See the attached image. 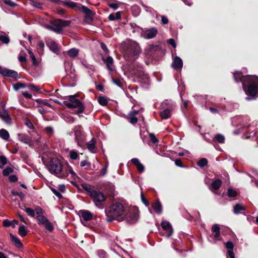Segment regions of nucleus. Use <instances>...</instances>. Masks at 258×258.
<instances>
[{"label":"nucleus","mask_w":258,"mask_h":258,"mask_svg":"<svg viewBox=\"0 0 258 258\" xmlns=\"http://www.w3.org/2000/svg\"><path fill=\"white\" fill-rule=\"evenodd\" d=\"M233 77L235 82L242 83L245 93L251 96L246 97L245 99L248 101L254 99V97L258 93V77L244 76L241 72H236L233 73Z\"/></svg>","instance_id":"1"},{"label":"nucleus","mask_w":258,"mask_h":258,"mask_svg":"<svg viewBox=\"0 0 258 258\" xmlns=\"http://www.w3.org/2000/svg\"><path fill=\"white\" fill-rule=\"evenodd\" d=\"M120 47L124 57L128 60L136 59L141 52L139 44L132 40L123 42Z\"/></svg>","instance_id":"2"},{"label":"nucleus","mask_w":258,"mask_h":258,"mask_svg":"<svg viewBox=\"0 0 258 258\" xmlns=\"http://www.w3.org/2000/svg\"><path fill=\"white\" fill-rule=\"evenodd\" d=\"M126 209L120 203H113L105 210L107 221L110 222L113 220L119 222L123 221Z\"/></svg>","instance_id":"3"},{"label":"nucleus","mask_w":258,"mask_h":258,"mask_svg":"<svg viewBox=\"0 0 258 258\" xmlns=\"http://www.w3.org/2000/svg\"><path fill=\"white\" fill-rule=\"evenodd\" d=\"M176 108L175 103L168 100L163 101L160 106L159 114L162 119L169 118Z\"/></svg>","instance_id":"4"},{"label":"nucleus","mask_w":258,"mask_h":258,"mask_svg":"<svg viewBox=\"0 0 258 258\" xmlns=\"http://www.w3.org/2000/svg\"><path fill=\"white\" fill-rule=\"evenodd\" d=\"M77 95H70L68 100H64L63 104L69 108H77L76 114L79 115L84 112L85 106L82 102L77 98Z\"/></svg>","instance_id":"5"},{"label":"nucleus","mask_w":258,"mask_h":258,"mask_svg":"<svg viewBox=\"0 0 258 258\" xmlns=\"http://www.w3.org/2000/svg\"><path fill=\"white\" fill-rule=\"evenodd\" d=\"M124 219L128 224H135L139 219V210L136 207L126 208L124 213Z\"/></svg>","instance_id":"6"},{"label":"nucleus","mask_w":258,"mask_h":258,"mask_svg":"<svg viewBox=\"0 0 258 258\" xmlns=\"http://www.w3.org/2000/svg\"><path fill=\"white\" fill-rule=\"evenodd\" d=\"M47 168L51 173L57 175L58 177L63 170V167L60 161L57 158H52L50 160L47 165Z\"/></svg>","instance_id":"7"},{"label":"nucleus","mask_w":258,"mask_h":258,"mask_svg":"<svg viewBox=\"0 0 258 258\" xmlns=\"http://www.w3.org/2000/svg\"><path fill=\"white\" fill-rule=\"evenodd\" d=\"M75 136V141L78 146L83 147L85 145L86 137L82 131L81 126H76L74 128Z\"/></svg>","instance_id":"8"},{"label":"nucleus","mask_w":258,"mask_h":258,"mask_svg":"<svg viewBox=\"0 0 258 258\" xmlns=\"http://www.w3.org/2000/svg\"><path fill=\"white\" fill-rule=\"evenodd\" d=\"M71 21L58 19L51 21L50 23L53 25L54 29H58L59 30V31L55 32L57 34H60L62 32V28L68 26L71 24Z\"/></svg>","instance_id":"9"},{"label":"nucleus","mask_w":258,"mask_h":258,"mask_svg":"<svg viewBox=\"0 0 258 258\" xmlns=\"http://www.w3.org/2000/svg\"><path fill=\"white\" fill-rule=\"evenodd\" d=\"M80 10H81L85 15L84 17L85 22L88 24H91L94 20V17L95 15V13L86 6L82 5H81L80 7Z\"/></svg>","instance_id":"10"},{"label":"nucleus","mask_w":258,"mask_h":258,"mask_svg":"<svg viewBox=\"0 0 258 258\" xmlns=\"http://www.w3.org/2000/svg\"><path fill=\"white\" fill-rule=\"evenodd\" d=\"M90 196L95 202L97 207L100 209L103 208L102 206H99L97 204L98 203H101L105 200V197L102 192L94 190L91 191Z\"/></svg>","instance_id":"11"},{"label":"nucleus","mask_w":258,"mask_h":258,"mask_svg":"<svg viewBox=\"0 0 258 258\" xmlns=\"http://www.w3.org/2000/svg\"><path fill=\"white\" fill-rule=\"evenodd\" d=\"M79 215L80 216L81 221L82 224H84V222H87L93 218V214L89 211L86 210H81L79 211Z\"/></svg>","instance_id":"12"},{"label":"nucleus","mask_w":258,"mask_h":258,"mask_svg":"<svg viewBox=\"0 0 258 258\" xmlns=\"http://www.w3.org/2000/svg\"><path fill=\"white\" fill-rule=\"evenodd\" d=\"M161 226L165 231L164 234H166V236L168 238L170 237L172 235L173 231L170 223L168 221H163L161 222Z\"/></svg>","instance_id":"13"},{"label":"nucleus","mask_w":258,"mask_h":258,"mask_svg":"<svg viewBox=\"0 0 258 258\" xmlns=\"http://www.w3.org/2000/svg\"><path fill=\"white\" fill-rule=\"evenodd\" d=\"M69 173L71 174L74 179H75L76 177H78L76 173L74 171L73 168L71 166L67 165L63 167L62 173H61L60 175H59V177L61 178L67 177L69 175Z\"/></svg>","instance_id":"14"},{"label":"nucleus","mask_w":258,"mask_h":258,"mask_svg":"<svg viewBox=\"0 0 258 258\" xmlns=\"http://www.w3.org/2000/svg\"><path fill=\"white\" fill-rule=\"evenodd\" d=\"M211 232L213 235L211 237L213 238L214 242L216 243L218 240H220V228L218 224H214L213 225Z\"/></svg>","instance_id":"15"},{"label":"nucleus","mask_w":258,"mask_h":258,"mask_svg":"<svg viewBox=\"0 0 258 258\" xmlns=\"http://www.w3.org/2000/svg\"><path fill=\"white\" fill-rule=\"evenodd\" d=\"M60 3L63 4L64 6L67 7L69 8H71L76 11H80V7L82 5L80 4L71 1H60L59 4Z\"/></svg>","instance_id":"16"},{"label":"nucleus","mask_w":258,"mask_h":258,"mask_svg":"<svg viewBox=\"0 0 258 258\" xmlns=\"http://www.w3.org/2000/svg\"><path fill=\"white\" fill-rule=\"evenodd\" d=\"M158 33L156 28L152 27L149 29L146 30L144 33V36L145 38L151 39L156 36Z\"/></svg>","instance_id":"17"},{"label":"nucleus","mask_w":258,"mask_h":258,"mask_svg":"<svg viewBox=\"0 0 258 258\" xmlns=\"http://www.w3.org/2000/svg\"><path fill=\"white\" fill-rule=\"evenodd\" d=\"M225 246L227 250V255L230 258H235V254L233 252L234 244L230 241L225 243Z\"/></svg>","instance_id":"18"},{"label":"nucleus","mask_w":258,"mask_h":258,"mask_svg":"<svg viewBox=\"0 0 258 258\" xmlns=\"http://www.w3.org/2000/svg\"><path fill=\"white\" fill-rule=\"evenodd\" d=\"M139 111L134 110L129 112L127 120L132 124H135L137 123L138 119L137 117V115L138 114Z\"/></svg>","instance_id":"19"},{"label":"nucleus","mask_w":258,"mask_h":258,"mask_svg":"<svg viewBox=\"0 0 258 258\" xmlns=\"http://www.w3.org/2000/svg\"><path fill=\"white\" fill-rule=\"evenodd\" d=\"M2 76L5 77H11L14 79H16L18 78V74L17 72L14 70L6 68H5V70H4V71H3Z\"/></svg>","instance_id":"20"},{"label":"nucleus","mask_w":258,"mask_h":258,"mask_svg":"<svg viewBox=\"0 0 258 258\" xmlns=\"http://www.w3.org/2000/svg\"><path fill=\"white\" fill-rule=\"evenodd\" d=\"M0 118L7 124H11V118L8 112L5 109L0 110Z\"/></svg>","instance_id":"21"},{"label":"nucleus","mask_w":258,"mask_h":258,"mask_svg":"<svg viewBox=\"0 0 258 258\" xmlns=\"http://www.w3.org/2000/svg\"><path fill=\"white\" fill-rule=\"evenodd\" d=\"M172 66L174 69L181 70L183 66L182 59L178 56H176L172 63Z\"/></svg>","instance_id":"22"},{"label":"nucleus","mask_w":258,"mask_h":258,"mask_svg":"<svg viewBox=\"0 0 258 258\" xmlns=\"http://www.w3.org/2000/svg\"><path fill=\"white\" fill-rule=\"evenodd\" d=\"M18 139L19 141L25 144H29L30 141V138L25 134H18Z\"/></svg>","instance_id":"23"},{"label":"nucleus","mask_w":258,"mask_h":258,"mask_svg":"<svg viewBox=\"0 0 258 258\" xmlns=\"http://www.w3.org/2000/svg\"><path fill=\"white\" fill-rule=\"evenodd\" d=\"M11 240L12 242L14 244V245L18 248L22 247L23 246V244L21 242L20 240L16 236L10 233V234Z\"/></svg>","instance_id":"24"},{"label":"nucleus","mask_w":258,"mask_h":258,"mask_svg":"<svg viewBox=\"0 0 258 258\" xmlns=\"http://www.w3.org/2000/svg\"><path fill=\"white\" fill-rule=\"evenodd\" d=\"M88 149L91 153H95L96 151V141L94 138L92 139L87 144Z\"/></svg>","instance_id":"25"},{"label":"nucleus","mask_w":258,"mask_h":258,"mask_svg":"<svg viewBox=\"0 0 258 258\" xmlns=\"http://www.w3.org/2000/svg\"><path fill=\"white\" fill-rule=\"evenodd\" d=\"M47 46L53 52L56 53L58 51L57 44L53 41H50L46 43Z\"/></svg>","instance_id":"26"},{"label":"nucleus","mask_w":258,"mask_h":258,"mask_svg":"<svg viewBox=\"0 0 258 258\" xmlns=\"http://www.w3.org/2000/svg\"><path fill=\"white\" fill-rule=\"evenodd\" d=\"M152 207L157 214H160L162 212V205L159 201H156L152 205Z\"/></svg>","instance_id":"27"},{"label":"nucleus","mask_w":258,"mask_h":258,"mask_svg":"<svg viewBox=\"0 0 258 258\" xmlns=\"http://www.w3.org/2000/svg\"><path fill=\"white\" fill-rule=\"evenodd\" d=\"M103 61L105 62L107 69L109 71H112L113 64L112 57L110 56H108L105 59H103Z\"/></svg>","instance_id":"28"},{"label":"nucleus","mask_w":258,"mask_h":258,"mask_svg":"<svg viewBox=\"0 0 258 258\" xmlns=\"http://www.w3.org/2000/svg\"><path fill=\"white\" fill-rule=\"evenodd\" d=\"M222 181L220 179H216L211 183V188L212 190H217L221 186Z\"/></svg>","instance_id":"29"},{"label":"nucleus","mask_w":258,"mask_h":258,"mask_svg":"<svg viewBox=\"0 0 258 258\" xmlns=\"http://www.w3.org/2000/svg\"><path fill=\"white\" fill-rule=\"evenodd\" d=\"M244 210L245 208L240 204H237L233 207V213L235 214L241 213L242 211Z\"/></svg>","instance_id":"30"},{"label":"nucleus","mask_w":258,"mask_h":258,"mask_svg":"<svg viewBox=\"0 0 258 258\" xmlns=\"http://www.w3.org/2000/svg\"><path fill=\"white\" fill-rule=\"evenodd\" d=\"M0 137L4 140H8L10 138L9 132L5 129L0 130Z\"/></svg>","instance_id":"31"},{"label":"nucleus","mask_w":258,"mask_h":258,"mask_svg":"<svg viewBox=\"0 0 258 258\" xmlns=\"http://www.w3.org/2000/svg\"><path fill=\"white\" fill-rule=\"evenodd\" d=\"M121 18V14L120 12H117L115 14H111L108 16L110 21L119 20Z\"/></svg>","instance_id":"32"},{"label":"nucleus","mask_w":258,"mask_h":258,"mask_svg":"<svg viewBox=\"0 0 258 258\" xmlns=\"http://www.w3.org/2000/svg\"><path fill=\"white\" fill-rule=\"evenodd\" d=\"M214 140L218 142L219 143L222 144L225 142V137L223 135L217 134L215 136Z\"/></svg>","instance_id":"33"},{"label":"nucleus","mask_w":258,"mask_h":258,"mask_svg":"<svg viewBox=\"0 0 258 258\" xmlns=\"http://www.w3.org/2000/svg\"><path fill=\"white\" fill-rule=\"evenodd\" d=\"M37 223L38 224H44L47 223L48 220L44 215L37 216L36 217Z\"/></svg>","instance_id":"34"},{"label":"nucleus","mask_w":258,"mask_h":258,"mask_svg":"<svg viewBox=\"0 0 258 258\" xmlns=\"http://www.w3.org/2000/svg\"><path fill=\"white\" fill-rule=\"evenodd\" d=\"M79 50L77 48H71L68 51V55L71 57H75L78 54Z\"/></svg>","instance_id":"35"},{"label":"nucleus","mask_w":258,"mask_h":258,"mask_svg":"<svg viewBox=\"0 0 258 258\" xmlns=\"http://www.w3.org/2000/svg\"><path fill=\"white\" fill-rule=\"evenodd\" d=\"M18 232L19 235L22 237L25 236L27 234V231L24 225H21L19 227Z\"/></svg>","instance_id":"36"},{"label":"nucleus","mask_w":258,"mask_h":258,"mask_svg":"<svg viewBox=\"0 0 258 258\" xmlns=\"http://www.w3.org/2000/svg\"><path fill=\"white\" fill-rule=\"evenodd\" d=\"M28 53L30 55V57L31 58L32 61V64L33 66H37L39 64L38 61L36 60L35 55L33 53V52L30 50H28Z\"/></svg>","instance_id":"37"},{"label":"nucleus","mask_w":258,"mask_h":258,"mask_svg":"<svg viewBox=\"0 0 258 258\" xmlns=\"http://www.w3.org/2000/svg\"><path fill=\"white\" fill-rule=\"evenodd\" d=\"M98 102L102 106L106 105L108 102L107 98L104 96L99 97L98 99Z\"/></svg>","instance_id":"38"},{"label":"nucleus","mask_w":258,"mask_h":258,"mask_svg":"<svg viewBox=\"0 0 258 258\" xmlns=\"http://www.w3.org/2000/svg\"><path fill=\"white\" fill-rule=\"evenodd\" d=\"M227 195L230 198H234L237 196V192L232 188H229L227 189Z\"/></svg>","instance_id":"39"},{"label":"nucleus","mask_w":258,"mask_h":258,"mask_svg":"<svg viewBox=\"0 0 258 258\" xmlns=\"http://www.w3.org/2000/svg\"><path fill=\"white\" fill-rule=\"evenodd\" d=\"M70 158L72 160H76L79 158L78 152L75 150H71L69 152Z\"/></svg>","instance_id":"40"},{"label":"nucleus","mask_w":258,"mask_h":258,"mask_svg":"<svg viewBox=\"0 0 258 258\" xmlns=\"http://www.w3.org/2000/svg\"><path fill=\"white\" fill-rule=\"evenodd\" d=\"M14 89L15 91H18L20 89H24L26 88L25 84L22 83H17L14 85Z\"/></svg>","instance_id":"41"},{"label":"nucleus","mask_w":258,"mask_h":258,"mask_svg":"<svg viewBox=\"0 0 258 258\" xmlns=\"http://www.w3.org/2000/svg\"><path fill=\"white\" fill-rule=\"evenodd\" d=\"M112 82L119 87H122L123 85L122 80L118 79H114L113 78L111 79Z\"/></svg>","instance_id":"42"},{"label":"nucleus","mask_w":258,"mask_h":258,"mask_svg":"<svg viewBox=\"0 0 258 258\" xmlns=\"http://www.w3.org/2000/svg\"><path fill=\"white\" fill-rule=\"evenodd\" d=\"M208 164V160L206 158H202L201 160H200L197 163V164L200 167H204L207 164Z\"/></svg>","instance_id":"43"},{"label":"nucleus","mask_w":258,"mask_h":258,"mask_svg":"<svg viewBox=\"0 0 258 258\" xmlns=\"http://www.w3.org/2000/svg\"><path fill=\"white\" fill-rule=\"evenodd\" d=\"M7 162L8 160L5 156H0V163L1 164V165H0V168H2L4 165L7 164Z\"/></svg>","instance_id":"44"},{"label":"nucleus","mask_w":258,"mask_h":258,"mask_svg":"<svg viewBox=\"0 0 258 258\" xmlns=\"http://www.w3.org/2000/svg\"><path fill=\"white\" fill-rule=\"evenodd\" d=\"M13 169L11 167H7L4 169L3 171V175L4 176H7L9 175V174L12 173L13 172Z\"/></svg>","instance_id":"45"},{"label":"nucleus","mask_w":258,"mask_h":258,"mask_svg":"<svg viewBox=\"0 0 258 258\" xmlns=\"http://www.w3.org/2000/svg\"><path fill=\"white\" fill-rule=\"evenodd\" d=\"M25 211L27 213V214L31 217H34L35 216V211L33 209L30 208H26L25 209Z\"/></svg>","instance_id":"46"},{"label":"nucleus","mask_w":258,"mask_h":258,"mask_svg":"<svg viewBox=\"0 0 258 258\" xmlns=\"http://www.w3.org/2000/svg\"><path fill=\"white\" fill-rule=\"evenodd\" d=\"M3 2L4 4H5L6 5L10 6L12 8H14L16 6H17V4L13 2L11 0H4Z\"/></svg>","instance_id":"47"},{"label":"nucleus","mask_w":258,"mask_h":258,"mask_svg":"<svg viewBox=\"0 0 258 258\" xmlns=\"http://www.w3.org/2000/svg\"><path fill=\"white\" fill-rule=\"evenodd\" d=\"M44 225L45 228L49 231L51 232L53 230V226L49 221H47V223H45Z\"/></svg>","instance_id":"48"},{"label":"nucleus","mask_w":258,"mask_h":258,"mask_svg":"<svg viewBox=\"0 0 258 258\" xmlns=\"http://www.w3.org/2000/svg\"><path fill=\"white\" fill-rule=\"evenodd\" d=\"M30 4L37 8H38V9H42V6H41V4L39 3V2H38L36 1H34V0H30Z\"/></svg>","instance_id":"49"},{"label":"nucleus","mask_w":258,"mask_h":258,"mask_svg":"<svg viewBox=\"0 0 258 258\" xmlns=\"http://www.w3.org/2000/svg\"><path fill=\"white\" fill-rule=\"evenodd\" d=\"M132 11L134 13V16H138L140 13L139 8L137 6H134L131 8Z\"/></svg>","instance_id":"50"},{"label":"nucleus","mask_w":258,"mask_h":258,"mask_svg":"<svg viewBox=\"0 0 258 258\" xmlns=\"http://www.w3.org/2000/svg\"><path fill=\"white\" fill-rule=\"evenodd\" d=\"M50 189L52 191V192L55 195V196H56L57 198H58L59 199L62 198V195L57 189L53 187H51Z\"/></svg>","instance_id":"51"},{"label":"nucleus","mask_w":258,"mask_h":258,"mask_svg":"<svg viewBox=\"0 0 258 258\" xmlns=\"http://www.w3.org/2000/svg\"><path fill=\"white\" fill-rule=\"evenodd\" d=\"M82 187L86 191L89 193V196H90L91 191L94 190L92 189L91 187L89 185L83 184Z\"/></svg>","instance_id":"52"},{"label":"nucleus","mask_w":258,"mask_h":258,"mask_svg":"<svg viewBox=\"0 0 258 258\" xmlns=\"http://www.w3.org/2000/svg\"><path fill=\"white\" fill-rule=\"evenodd\" d=\"M97 254L100 258H106V253L103 250H98Z\"/></svg>","instance_id":"53"},{"label":"nucleus","mask_w":258,"mask_h":258,"mask_svg":"<svg viewBox=\"0 0 258 258\" xmlns=\"http://www.w3.org/2000/svg\"><path fill=\"white\" fill-rule=\"evenodd\" d=\"M0 41L3 42L4 43L8 44L10 40L7 36L1 35L0 36Z\"/></svg>","instance_id":"54"},{"label":"nucleus","mask_w":258,"mask_h":258,"mask_svg":"<svg viewBox=\"0 0 258 258\" xmlns=\"http://www.w3.org/2000/svg\"><path fill=\"white\" fill-rule=\"evenodd\" d=\"M27 87L30 89L33 90L36 92H38L40 90V88L38 86H35L33 84H30L27 86Z\"/></svg>","instance_id":"55"},{"label":"nucleus","mask_w":258,"mask_h":258,"mask_svg":"<svg viewBox=\"0 0 258 258\" xmlns=\"http://www.w3.org/2000/svg\"><path fill=\"white\" fill-rule=\"evenodd\" d=\"M25 124L29 129H33L34 127L32 123L28 119L26 120Z\"/></svg>","instance_id":"56"},{"label":"nucleus","mask_w":258,"mask_h":258,"mask_svg":"<svg viewBox=\"0 0 258 258\" xmlns=\"http://www.w3.org/2000/svg\"><path fill=\"white\" fill-rule=\"evenodd\" d=\"M45 132L50 135H52L53 134V128L51 126H47L45 128Z\"/></svg>","instance_id":"57"},{"label":"nucleus","mask_w":258,"mask_h":258,"mask_svg":"<svg viewBox=\"0 0 258 258\" xmlns=\"http://www.w3.org/2000/svg\"><path fill=\"white\" fill-rule=\"evenodd\" d=\"M138 171L139 173H142L145 170V167L142 164L140 163L137 166Z\"/></svg>","instance_id":"58"},{"label":"nucleus","mask_w":258,"mask_h":258,"mask_svg":"<svg viewBox=\"0 0 258 258\" xmlns=\"http://www.w3.org/2000/svg\"><path fill=\"white\" fill-rule=\"evenodd\" d=\"M161 23L163 25H165L168 23L169 20L167 17L162 15L161 16Z\"/></svg>","instance_id":"59"},{"label":"nucleus","mask_w":258,"mask_h":258,"mask_svg":"<svg viewBox=\"0 0 258 258\" xmlns=\"http://www.w3.org/2000/svg\"><path fill=\"white\" fill-rule=\"evenodd\" d=\"M44 27L49 30H51L52 31H53V32H58L59 31V30H58V29H54V27H53V26H50V25H44Z\"/></svg>","instance_id":"60"},{"label":"nucleus","mask_w":258,"mask_h":258,"mask_svg":"<svg viewBox=\"0 0 258 258\" xmlns=\"http://www.w3.org/2000/svg\"><path fill=\"white\" fill-rule=\"evenodd\" d=\"M149 136L150 140L153 143H156L158 142V140L153 134H150Z\"/></svg>","instance_id":"61"},{"label":"nucleus","mask_w":258,"mask_h":258,"mask_svg":"<svg viewBox=\"0 0 258 258\" xmlns=\"http://www.w3.org/2000/svg\"><path fill=\"white\" fill-rule=\"evenodd\" d=\"M34 211L35 214L36 213L37 215V216L42 215L43 210L41 208L37 207L35 209Z\"/></svg>","instance_id":"62"},{"label":"nucleus","mask_w":258,"mask_h":258,"mask_svg":"<svg viewBox=\"0 0 258 258\" xmlns=\"http://www.w3.org/2000/svg\"><path fill=\"white\" fill-rule=\"evenodd\" d=\"M12 224L11 221H10L8 219H5L3 222V225L4 227H9L11 226V224Z\"/></svg>","instance_id":"63"},{"label":"nucleus","mask_w":258,"mask_h":258,"mask_svg":"<svg viewBox=\"0 0 258 258\" xmlns=\"http://www.w3.org/2000/svg\"><path fill=\"white\" fill-rule=\"evenodd\" d=\"M167 43L171 45L173 48H175L176 46L175 40L172 38L168 39L167 41Z\"/></svg>","instance_id":"64"}]
</instances>
